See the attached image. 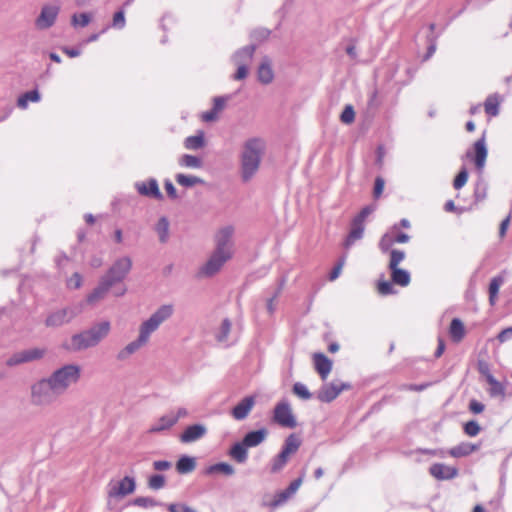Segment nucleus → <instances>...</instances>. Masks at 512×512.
Returning <instances> with one entry per match:
<instances>
[{
    "instance_id": "40",
    "label": "nucleus",
    "mask_w": 512,
    "mask_h": 512,
    "mask_svg": "<svg viewBox=\"0 0 512 512\" xmlns=\"http://www.w3.org/2000/svg\"><path fill=\"white\" fill-rule=\"evenodd\" d=\"M232 328L231 321L229 319H224L219 327V330L216 332V339L220 343H227L229 340V334Z\"/></svg>"
},
{
    "instance_id": "59",
    "label": "nucleus",
    "mask_w": 512,
    "mask_h": 512,
    "mask_svg": "<svg viewBox=\"0 0 512 512\" xmlns=\"http://www.w3.org/2000/svg\"><path fill=\"white\" fill-rule=\"evenodd\" d=\"M393 236L386 233L382 236L380 242H379V248L382 252H388L391 248V246L394 244Z\"/></svg>"
},
{
    "instance_id": "54",
    "label": "nucleus",
    "mask_w": 512,
    "mask_h": 512,
    "mask_svg": "<svg viewBox=\"0 0 512 512\" xmlns=\"http://www.w3.org/2000/svg\"><path fill=\"white\" fill-rule=\"evenodd\" d=\"M133 504L142 508H151L158 505V502L151 497H137L134 499Z\"/></svg>"
},
{
    "instance_id": "48",
    "label": "nucleus",
    "mask_w": 512,
    "mask_h": 512,
    "mask_svg": "<svg viewBox=\"0 0 512 512\" xmlns=\"http://www.w3.org/2000/svg\"><path fill=\"white\" fill-rule=\"evenodd\" d=\"M392 282L387 280H380L377 285L378 293L383 296L391 295L395 293Z\"/></svg>"
},
{
    "instance_id": "32",
    "label": "nucleus",
    "mask_w": 512,
    "mask_h": 512,
    "mask_svg": "<svg viewBox=\"0 0 512 512\" xmlns=\"http://www.w3.org/2000/svg\"><path fill=\"white\" fill-rule=\"evenodd\" d=\"M449 334L451 339L456 343L460 342L464 338L465 327L463 322L459 318L452 319L449 328Z\"/></svg>"
},
{
    "instance_id": "37",
    "label": "nucleus",
    "mask_w": 512,
    "mask_h": 512,
    "mask_svg": "<svg viewBox=\"0 0 512 512\" xmlns=\"http://www.w3.org/2000/svg\"><path fill=\"white\" fill-rule=\"evenodd\" d=\"M286 283V279L285 278H282L279 282V285L277 287V289L273 292V294L267 298L266 300V309H267V312L272 315L275 310H276V300L277 298L279 297V295L281 294L283 288H284V285Z\"/></svg>"
},
{
    "instance_id": "30",
    "label": "nucleus",
    "mask_w": 512,
    "mask_h": 512,
    "mask_svg": "<svg viewBox=\"0 0 512 512\" xmlns=\"http://www.w3.org/2000/svg\"><path fill=\"white\" fill-rule=\"evenodd\" d=\"M247 447L246 445H244V443L241 441V442H236L235 444H233L229 450V456L235 460L237 463H245L247 461V458H248V452H247Z\"/></svg>"
},
{
    "instance_id": "17",
    "label": "nucleus",
    "mask_w": 512,
    "mask_h": 512,
    "mask_svg": "<svg viewBox=\"0 0 512 512\" xmlns=\"http://www.w3.org/2000/svg\"><path fill=\"white\" fill-rule=\"evenodd\" d=\"M207 433V428L203 424H193L188 426L180 436V440L183 443L195 442Z\"/></svg>"
},
{
    "instance_id": "38",
    "label": "nucleus",
    "mask_w": 512,
    "mask_h": 512,
    "mask_svg": "<svg viewBox=\"0 0 512 512\" xmlns=\"http://www.w3.org/2000/svg\"><path fill=\"white\" fill-rule=\"evenodd\" d=\"M300 444V439L294 434H291L286 438L281 450L290 457L291 454H294L298 450Z\"/></svg>"
},
{
    "instance_id": "57",
    "label": "nucleus",
    "mask_w": 512,
    "mask_h": 512,
    "mask_svg": "<svg viewBox=\"0 0 512 512\" xmlns=\"http://www.w3.org/2000/svg\"><path fill=\"white\" fill-rule=\"evenodd\" d=\"M270 35V30L266 29V28H258V29H255L251 32V39L252 41H257V42H261L265 39H267Z\"/></svg>"
},
{
    "instance_id": "52",
    "label": "nucleus",
    "mask_w": 512,
    "mask_h": 512,
    "mask_svg": "<svg viewBox=\"0 0 512 512\" xmlns=\"http://www.w3.org/2000/svg\"><path fill=\"white\" fill-rule=\"evenodd\" d=\"M24 363H27V362H26L23 350L14 353L6 361V365L9 366V367H14V366L21 365V364H24Z\"/></svg>"
},
{
    "instance_id": "45",
    "label": "nucleus",
    "mask_w": 512,
    "mask_h": 512,
    "mask_svg": "<svg viewBox=\"0 0 512 512\" xmlns=\"http://www.w3.org/2000/svg\"><path fill=\"white\" fill-rule=\"evenodd\" d=\"M91 22V15L89 13H75L71 17V25L75 28L86 27Z\"/></svg>"
},
{
    "instance_id": "61",
    "label": "nucleus",
    "mask_w": 512,
    "mask_h": 512,
    "mask_svg": "<svg viewBox=\"0 0 512 512\" xmlns=\"http://www.w3.org/2000/svg\"><path fill=\"white\" fill-rule=\"evenodd\" d=\"M344 263H345V259H340L337 264L334 266V268L331 270L330 274H329V280L330 281H334L336 280L339 275L341 274V271H342V268L344 266Z\"/></svg>"
},
{
    "instance_id": "5",
    "label": "nucleus",
    "mask_w": 512,
    "mask_h": 512,
    "mask_svg": "<svg viewBox=\"0 0 512 512\" xmlns=\"http://www.w3.org/2000/svg\"><path fill=\"white\" fill-rule=\"evenodd\" d=\"M173 314L174 306L172 304L161 305L148 319L140 324L137 337L147 345L151 335L156 332L164 322L170 319Z\"/></svg>"
},
{
    "instance_id": "34",
    "label": "nucleus",
    "mask_w": 512,
    "mask_h": 512,
    "mask_svg": "<svg viewBox=\"0 0 512 512\" xmlns=\"http://www.w3.org/2000/svg\"><path fill=\"white\" fill-rule=\"evenodd\" d=\"M196 467V462L193 457L190 456H182L176 463V469L180 474H188L192 472Z\"/></svg>"
},
{
    "instance_id": "42",
    "label": "nucleus",
    "mask_w": 512,
    "mask_h": 512,
    "mask_svg": "<svg viewBox=\"0 0 512 512\" xmlns=\"http://www.w3.org/2000/svg\"><path fill=\"white\" fill-rule=\"evenodd\" d=\"M484 107L488 115L497 116L499 114V97L496 94L488 96Z\"/></svg>"
},
{
    "instance_id": "21",
    "label": "nucleus",
    "mask_w": 512,
    "mask_h": 512,
    "mask_svg": "<svg viewBox=\"0 0 512 512\" xmlns=\"http://www.w3.org/2000/svg\"><path fill=\"white\" fill-rule=\"evenodd\" d=\"M112 287L113 286L109 282L105 281V279L101 277L98 285L87 296V302L89 304H94L99 300H102Z\"/></svg>"
},
{
    "instance_id": "35",
    "label": "nucleus",
    "mask_w": 512,
    "mask_h": 512,
    "mask_svg": "<svg viewBox=\"0 0 512 512\" xmlns=\"http://www.w3.org/2000/svg\"><path fill=\"white\" fill-rule=\"evenodd\" d=\"M215 473H222L227 476H231L235 473V469L232 465L226 462L216 463L214 465L209 466L206 469V474L211 475Z\"/></svg>"
},
{
    "instance_id": "12",
    "label": "nucleus",
    "mask_w": 512,
    "mask_h": 512,
    "mask_svg": "<svg viewBox=\"0 0 512 512\" xmlns=\"http://www.w3.org/2000/svg\"><path fill=\"white\" fill-rule=\"evenodd\" d=\"M136 191L141 195L156 200H162L163 194L160 191L159 184L155 178L147 181H137L134 184Z\"/></svg>"
},
{
    "instance_id": "56",
    "label": "nucleus",
    "mask_w": 512,
    "mask_h": 512,
    "mask_svg": "<svg viewBox=\"0 0 512 512\" xmlns=\"http://www.w3.org/2000/svg\"><path fill=\"white\" fill-rule=\"evenodd\" d=\"M477 370L482 376L485 377L486 381L489 380V377H494L491 374L489 363L483 359H479L477 361Z\"/></svg>"
},
{
    "instance_id": "1",
    "label": "nucleus",
    "mask_w": 512,
    "mask_h": 512,
    "mask_svg": "<svg viewBox=\"0 0 512 512\" xmlns=\"http://www.w3.org/2000/svg\"><path fill=\"white\" fill-rule=\"evenodd\" d=\"M266 151V142L259 137L247 139L239 154V172L245 183L251 181L258 173Z\"/></svg>"
},
{
    "instance_id": "20",
    "label": "nucleus",
    "mask_w": 512,
    "mask_h": 512,
    "mask_svg": "<svg viewBox=\"0 0 512 512\" xmlns=\"http://www.w3.org/2000/svg\"><path fill=\"white\" fill-rule=\"evenodd\" d=\"M268 431L266 428H261L255 431L248 432L242 439L247 448H252L260 445L267 438Z\"/></svg>"
},
{
    "instance_id": "2",
    "label": "nucleus",
    "mask_w": 512,
    "mask_h": 512,
    "mask_svg": "<svg viewBox=\"0 0 512 512\" xmlns=\"http://www.w3.org/2000/svg\"><path fill=\"white\" fill-rule=\"evenodd\" d=\"M110 331V321L96 322L88 329L74 334L65 348L71 352H80L96 347L109 335Z\"/></svg>"
},
{
    "instance_id": "9",
    "label": "nucleus",
    "mask_w": 512,
    "mask_h": 512,
    "mask_svg": "<svg viewBox=\"0 0 512 512\" xmlns=\"http://www.w3.org/2000/svg\"><path fill=\"white\" fill-rule=\"evenodd\" d=\"M273 420L280 426L286 428H295L297 425L291 406L286 400H282L275 406Z\"/></svg>"
},
{
    "instance_id": "23",
    "label": "nucleus",
    "mask_w": 512,
    "mask_h": 512,
    "mask_svg": "<svg viewBox=\"0 0 512 512\" xmlns=\"http://www.w3.org/2000/svg\"><path fill=\"white\" fill-rule=\"evenodd\" d=\"M146 346L138 337L120 349L116 355L118 361H126L142 347Z\"/></svg>"
},
{
    "instance_id": "62",
    "label": "nucleus",
    "mask_w": 512,
    "mask_h": 512,
    "mask_svg": "<svg viewBox=\"0 0 512 512\" xmlns=\"http://www.w3.org/2000/svg\"><path fill=\"white\" fill-rule=\"evenodd\" d=\"M82 284V277L79 273H74L67 281V286L71 289H77Z\"/></svg>"
},
{
    "instance_id": "6",
    "label": "nucleus",
    "mask_w": 512,
    "mask_h": 512,
    "mask_svg": "<svg viewBox=\"0 0 512 512\" xmlns=\"http://www.w3.org/2000/svg\"><path fill=\"white\" fill-rule=\"evenodd\" d=\"M234 228L232 226H225L219 229L214 236V253L222 255L231 259L234 253Z\"/></svg>"
},
{
    "instance_id": "44",
    "label": "nucleus",
    "mask_w": 512,
    "mask_h": 512,
    "mask_svg": "<svg viewBox=\"0 0 512 512\" xmlns=\"http://www.w3.org/2000/svg\"><path fill=\"white\" fill-rule=\"evenodd\" d=\"M26 362H33L42 359L46 354V349L34 347L23 350Z\"/></svg>"
},
{
    "instance_id": "10",
    "label": "nucleus",
    "mask_w": 512,
    "mask_h": 512,
    "mask_svg": "<svg viewBox=\"0 0 512 512\" xmlns=\"http://www.w3.org/2000/svg\"><path fill=\"white\" fill-rule=\"evenodd\" d=\"M229 259L212 252L208 260L200 267L198 276L211 277L217 274Z\"/></svg>"
},
{
    "instance_id": "13",
    "label": "nucleus",
    "mask_w": 512,
    "mask_h": 512,
    "mask_svg": "<svg viewBox=\"0 0 512 512\" xmlns=\"http://www.w3.org/2000/svg\"><path fill=\"white\" fill-rule=\"evenodd\" d=\"M302 482V477H299L292 481L287 489L276 493L273 500L268 505L271 508H277L285 504L297 492Z\"/></svg>"
},
{
    "instance_id": "15",
    "label": "nucleus",
    "mask_w": 512,
    "mask_h": 512,
    "mask_svg": "<svg viewBox=\"0 0 512 512\" xmlns=\"http://www.w3.org/2000/svg\"><path fill=\"white\" fill-rule=\"evenodd\" d=\"M75 316L76 313L73 310L64 308L49 314L45 323L48 327H59L69 323Z\"/></svg>"
},
{
    "instance_id": "25",
    "label": "nucleus",
    "mask_w": 512,
    "mask_h": 512,
    "mask_svg": "<svg viewBox=\"0 0 512 512\" xmlns=\"http://www.w3.org/2000/svg\"><path fill=\"white\" fill-rule=\"evenodd\" d=\"M175 425V418L172 417L171 412L161 416L149 428L150 433H159L170 429Z\"/></svg>"
},
{
    "instance_id": "39",
    "label": "nucleus",
    "mask_w": 512,
    "mask_h": 512,
    "mask_svg": "<svg viewBox=\"0 0 512 512\" xmlns=\"http://www.w3.org/2000/svg\"><path fill=\"white\" fill-rule=\"evenodd\" d=\"M504 283L502 276H496L491 279L489 284V302L491 305L495 304L496 298L499 293L500 286Z\"/></svg>"
},
{
    "instance_id": "63",
    "label": "nucleus",
    "mask_w": 512,
    "mask_h": 512,
    "mask_svg": "<svg viewBox=\"0 0 512 512\" xmlns=\"http://www.w3.org/2000/svg\"><path fill=\"white\" fill-rule=\"evenodd\" d=\"M512 339V326L511 327H508V328H505L503 329L498 335H497V340L499 341V343H505L509 340Z\"/></svg>"
},
{
    "instance_id": "51",
    "label": "nucleus",
    "mask_w": 512,
    "mask_h": 512,
    "mask_svg": "<svg viewBox=\"0 0 512 512\" xmlns=\"http://www.w3.org/2000/svg\"><path fill=\"white\" fill-rule=\"evenodd\" d=\"M231 99V96L230 95H225V96H217V97H214L213 98V107L212 109L216 112V113H220L224 110L225 106H226V103Z\"/></svg>"
},
{
    "instance_id": "47",
    "label": "nucleus",
    "mask_w": 512,
    "mask_h": 512,
    "mask_svg": "<svg viewBox=\"0 0 512 512\" xmlns=\"http://www.w3.org/2000/svg\"><path fill=\"white\" fill-rule=\"evenodd\" d=\"M405 252L398 249H392L390 251V261L388 268H395L404 260Z\"/></svg>"
},
{
    "instance_id": "29",
    "label": "nucleus",
    "mask_w": 512,
    "mask_h": 512,
    "mask_svg": "<svg viewBox=\"0 0 512 512\" xmlns=\"http://www.w3.org/2000/svg\"><path fill=\"white\" fill-rule=\"evenodd\" d=\"M391 272V281L392 283L399 285L401 287H406L410 284L411 277L410 273L399 267L389 268Z\"/></svg>"
},
{
    "instance_id": "14",
    "label": "nucleus",
    "mask_w": 512,
    "mask_h": 512,
    "mask_svg": "<svg viewBox=\"0 0 512 512\" xmlns=\"http://www.w3.org/2000/svg\"><path fill=\"white\" fill-rule=\"evenodd\" d=\"M348 387L349 385L340 381H333L331 383L324 384L318 393V399L322 402H331L341 393V391Z\"/></svg>"
},
{
    "instance_id": "7",
    "label": "nucleus",
    "mask_w": 512,
    "mask_h": 512,
    "mask_svg": "<svg viewBox=\"0 0 512 512\" xmlns=\"http://www.w3.org/2000/svg\"><path fill=\"white\" fill-rule=\"evenodd\" d=\"M132 268V260L128 256L117 259L112 266L108 269L102 278L109 282L112 286L122 282L129 274Z\"/></svg>"
},
{
    "instance_id": "53",
    "label": "nucleus",
    "mask_w": 512,
    "mask_h": 512,
    "mask_svg": "<svg viewBox=\"0 0 512 512\" xmlns=\"http://www.w3.org/2000/svg\"><path fill=\"white\" fill-rule=\"evenodd\" d=\"M125 25H126L125 13L123 10H119L113 15V20H112L111 26L115 29L121 30L125 27Z\"/></svg>"
},
{
    "instance_id": "8",
    "label": "nucleus",
    "mask_w": 512,
    "mask_h": 512,
    "mask_svg": "<svg viewBox=\"0 0 512 512\" xmlns=\"http://www.w3.org/2000/svg\"><path fill=\"white\" fill-rule=\"evenodd\" d=\"M60 6L57 4H46L41 8L40 14L35 19V27L38 30L51 28L57 20Z\"/></svg>"
},
{
    "instance_id": "60",
    "label": "nucleus",
    "mask_w": 512,
    "mask_h": 512,
    "mask_svg": "<svg viewBox=\"0 0 512 512\" xmlns=\"http://www.w3.org/2000/svg\"><path fill=\"white\" fill-rule=\"evenodd\" d=\"M237 66V71L234 74L235 80H242L248 75V67L249 65H245L243 63H234Z\"/></svg>"
},
{
    "instance_id": "36",
    "label": "nucleus",
    "mask_w": 512,
    "mask_h": 512,
    "mask_svg": "<svg viewBox=\"0 0 512 512\" xmlns=\"http://www.w3.org/2000/svg\"><path fill=\"white\" fill-rule=\"evenodd\" d=\"M178 163L181 167L192 169H199L203 165V162L199 157L190 154L182 155L179 158Z\"/></svg>"
},
{
    "instance_id": "33",
    "label": "nucleus",
    "mask_w": 512,
    "mask_h": 512,
    "mask_svg": "<svg viewBox=\"0 0 512 512\" xmlns=\"http://www.w3.org/2000/svg\"><path fill=\"white\" fill-rule=\"evenodd\" d=\"M205 146L204 132L198 131L196 135L187 137L184 140V147L188 150H199Z\"/></svg>"
},
{
    "instance_id": "16",
    "label": "nucleus",
    "mask_w": 512,
    "mask_h": 512,
    "mask_svg": "<svg viewBox=\"0 0 512 512\" xmlns=\"http://www.w3.org/2000/svg\"><path fill=\"white\" fill-rule=\"evenodd\" d=\"M313 364L321 379L325 381L331 372L332 361L323 353H314Z\"/></svg>"
},
{
    "instance_id": "19",
    "label": "nucleus",
    "mask_w": 512,
    "mask_h": 512,
    "mask_svg": "<svg viewBox=\"0 0 512 512\" xmlns=\"http://www.w3.org/2000/svg\"><path fill=\"white\" fill-rule=\"evenodd\" d=\"M255 405V398L247 396L243 398L231 411L232 416L236 420H244Z\"/></svg>"
},
{
    "instance_id": "24",
    "label": "nucleus",
    "mask_w": 512,
    "mask_h": 512,
    "mask_svg": "<svg viewBox=\"0 0 512 512\" xmlns=\"http://www.w3.org/2000/svg\"><path fill=\"white\" fill-rule=\"evenodd\" d=\"M274 78L272 63L268 57L262 59L258 68V80L263 84H269Z\"/></svg>"
},
{
    "instance_id": "46",
    "label": "nucleus",
    "mask_w": 512,
    "mask_h": 512,
    "mask_svg": "<svg viewBox=\"0 0 512 512\" xmlns=\"http://www.w3.org/2000/svg\"><path fill=\"white\" fill-rule=\"evenodd\" d=\"M487 383L490 385L489 393L491 396L497 397L505 394V387L495 377H489Z\"/></svg>"
},
{
    "instance_id": "43",
    "label": "nucleus",
    "mask_w": 512,
    "mask_h": 512,
    "mask_svg": "<svg viewBox=\"0 0 512 512\" xmlns=\"http://www.w3.org/2000/svg\"><path fill=\"white\" fill-rule=\"evenodd\" d=\"M288 459L289 456L281 450L280 453L271 461V472L276 473L281 471L287 464Z\"/></svg>"
},
{
    "instance_id": "49",
    "label": "nucleus",
    "mask_w": 512,
    "mask_h": 512,
    "mask_svg": "<svg viewBox=\"0 0 512 512\" xmlns=\"http://www.w3.org/2000/svg\"><path fill=\"white\" fill-rule=\"evenodd\" d=\"M148 486L152 490H159L165 486V477L161 474L152 475L148 480Z\"/></svg>"
},
{
    "instance_id": "28",
    "label": "nucleus",
    "mask_w": 512,
    "mask_h": 512,
    "mask_svg": "<svg viewBox=\"0 0 512 512\" xmlns=\"http://www.w3.org/2000/svg\"><path fill=\"white\" fill-rule=\"evenodd\" d=\"M479 449V445H474L469 442H462L449 450V455L454 458L465 457L472 454Z\"/></svg>"
},
{
    "instance_id": "26",
    "label": "nucleus",
    "mask_w": 512,
    "mask_h": 512,
    "mask_svg": "<svg viewBox=\"0 0 512 512\" xmlns=\"http://www.w3.org/2000/svg\"><path fill=\"white\" fill-rule=\"evenodd\" d=\"M154 230L160 243L165 244L170 238V222L167 217L162 216L155 224Z\"/></svg>"
},
{
    "instance_id": "55",
    "label": "nucleus",
    "mask_w": 512,
    "mask_h": 512,
    "mask_svg": "<svg viewBox=\"0 0 512 512\" xmlns=\"http://www.w3.org/2000/svg\"><path fill=\"white\" fill-rule=\"evenodd\" d=\"M468 180V172L466 168H462L454 179L453 186L455 189H461Z\"/></svg>"
},
{
    "instance_id": "18",
    "label": "nucleus",
    "mask_w": 512,
    "mask_h": 512,
    "mask_svg": "<svg viewBox=\"0 0 512 512\" xmlns=\"http://www.w3.org/2000/svg\"><path fill=\"white\" fill-rule=\"evenodd\" d=\"M430 474L438 480H450L458 475L457 468L442 463H435L429 469Z\"/></svg>"
},
{
    "instance_id": "64",
    "label": "nucleus",
    "mask_w": 512,
    "mask_h": 512,
    "mask_svg": "<svg viewBox=\"0 0 512 512\" xmlns=\"http://www.w3.org/2000/svg\"><path fill=\"white\" fill-rule=\"evenodd\" d=\"M168 510L170 512H196L191 507H188V506L183 505V504H170L168 506Z\"/></svg>"
},
{
    "instance_id": "41",
    "label": "nucleus",
    "mask_w": 512,
    "mask_h": 512,
    "mask_svg": "<svg viewBox=\"0 0 512 512\" xmlns=\"http://www.w3.org/2000/svg\"><path fill=\"white\" fill-rule=\"evenodd\" d=\"M176 179V182L183 186V187H192L196 184H203L204 181L203 179L197 177V176H193V175H185V174H182V173H179L176 175L175 177Z\"/></svg>"
},
{
    "instance_id": "58",
    "label": "nucleus",
    "mask_w": 512,
    "mask_h": 512,
    "mask_svg": "<svg viewBox=\"0 0 512 512\" xmlns=\"http://www.w3.org/2000/svg\"><path fill=\"white\" fill-rule=\"evenodd\" d=\"M480 430H481V428H480L479 424L475 420L468 421L464 425V432L468 436H471V437H474V436L478 435Z\"/></svg>"
},
{
    "instance_id": "50",
    "label": "nucleus",
    "mask_w": 512,
    "mask_h": 512,
    "mask_svg": "<svg viewBox=\"0 0 512 512\" xmlns=\"http://www.w3.org/2000/svg\"><path fill=\"white\" fill-rule=\"evenodd\" d=\"M293 393L304 400H308L312 397L307 387L300 382H297L293 385Z\"/></svg>"
},
{
    "instance_id": "27",
    "label": "nucleus",
    "mask_w": 512,
    "mask_h": 512,
    "mask_svg": "<svg viewBox=\"0 0 512 512\" xmlns=\"http://www.w3.org/2000/svg\"><path fill=\"white\" fill-rule=\"evenodd\" d=\"M256 45L251 44L248 46H245L238 51H236L232 57V60L234 63H243L245 65H250L253 54L255 52Z\"/></svg>"
},
{
    "instance_id": "4",
    "label": "nucleus",
    "mask_w": 512,
    "mask_h": 512,
    "mask_svg": "<svg viewBox=\"0 0 512 512\" xmlns=\"http://www.w3.org/2000/svg\"><path fill=\"white\" fill-rule=\"evenodd\" d=\"M82 374V368L76 363H67L55 369L48 378L60 394L64 395L70 387L76 385Z\"/></svg>"
},
{
    "instance_id": "3",
    "label": "nucleus",
    "mask_w": 512,
    "mask_h": 512,
    "mask_svg": "<svg viewBox=\"0 0 512 512\" xmlns=\"http://www.w3.org/2000/svg\"><path fill=\"white\" fill-rule=\"evenodd\" d=\"M60 397L48 376L38 379L30 386L29 401L34 407L46 408L52 406Z\"/></svg>"
},
{
    "instance_id": "31",
    "label": "nucleus",
    "mask_w": 512,
    "mask_h": 512,
    "mask_svg": "<svg viewBox=\"0 0 512 512\" xmlns=\"http://www.w3.org/2000/svg\"><path fill=\"white\" fill-rule=\"evenodd\" d=\"M41 100V95L37 89L28 91L20 95L17 99V106L25 110L29 102L38 103Z\"/></svg>"
},
{
    "instance_id": "22",
    "label": "nucleus",
    "mask_w": 512,
    "mask_h": 512,
    "mask_svg": "<svg viewBox=\"0 0 512 512\" xmlns=\"http://www.w3.org/2000/svg\"><path fill=\"white\" fill-rule=\"evenodd\" d=\"M474 151H475V165H476V168L481 171L484 166H485V162H486V158H487V148H486V144H485V135L483 134V136L477 140L475 143H474Z\"/></svg>"
},
{
    "instance_id": "11",
    "label": "nucleus",
    "mask_w": 512,
    "mask_h": 512,
    "mask_svg": "<svg viewBox=\"0 0 512 512\" xmlns=\"http://www.w3.org/2000/svg\"><path fill=\"white\" fill-rule=\"evenodd\" d=\"M136 483L134 478L126 476L117 482H110L108 486L109 497H124L134 492Z\"/></svg>"
}]
</instances>
